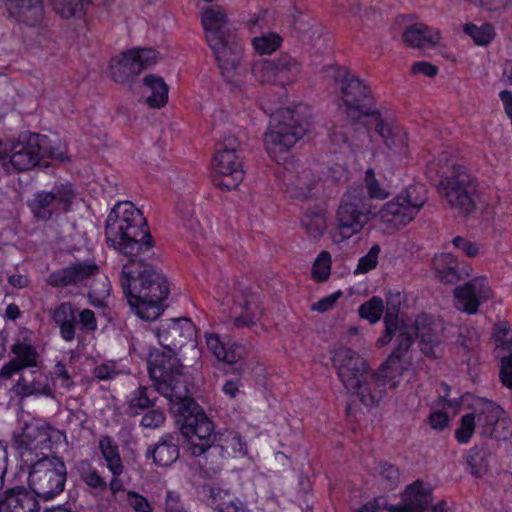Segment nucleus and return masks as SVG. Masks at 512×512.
<instances>
[{"label": "nucleus", "instance_id": "obj_1", "mask_svg": "<svg viewBox=\"0 0 512 512\" xmlns=\"http://www.w3.org/2000/svg\"><path fill=\"white\" fill-rule=\"evenodd\" d=\"M108 246L127 258L120 284L132 310L145 321L158 318L169 295L167 278L143 256L153 247L152 236L142 212L130 201L118 202L105 224Z\"/></svg>", "mask_w": 512, "mask_h": 512}, {"label": "nucleus", "instance_id": "obj_2", "mask_svg": "<svg viewBox=\"0 0 512 512\" xmlns=\"http://www.w3.org/2000/svg\"><path fill=\"white\" fill-rule=\"evenodd\" d=\"M385 333L377 341L384 346L395 337L396 346L386 360V367L396 373H403L412 364L411 348L419 338L422 353L429 358H439L443 354V331L440 321L427 314L419 315L413 323L398 318L397 309L388 307L384 316Z\"/></svg>", "mask_w": 512, "mask_h": 512}, {"label": "nucleus", "instance_id": "obj_3", "mask_svg": "<svg viewBox=\"0 0 512 512\" xmlns=\"http://www.w3.org/2000/svg\"><path fill=\"white\" fill-rule=\"evenodd\" d=\"M330 89L337 95L336 104L351 123L374 114L375 103L370 87L344 67L328 70Z\"/></svg>", "mask_w": 512, "mask_h": 512}, {"label": "nucleus", "instance_id": "obj_4", "mask_svg": "<svg viewBox=\"0 0 512 512\" xmlns=\"http://www.w3.org/2000/svg\"><path fill=\"white\" fill-rule=\"evenodd\" d=\"M308 126L301 106L279 109L264 134L267 153L276 163L285 164L289 151L305 135Z\"/></svg>", "mask_w": 512, "mask_h": 512}, {"label": "nucleus", "instance_id": "obj_5", "mask_svg": "<svg viewBox=\"0 0 512 512\" xmlns=\"http://www.w3.org/2000/svg\"><path fill=\"white\" fill-rule=\"evenodd\" d=\"M438 190L459 216L467 217L475 212L480 196L479 183L466 168L454 166L451 174L440 181Z\"/></svg>", "mask_w": 512, "mask_h": 512}, {"label": "nucleus", "instance_id": "obj_6", "mask_svg": "<svg viewBox=\"0 0 512 512\" xmlns=\"http://www.w3.org/2000/svg\"><path fill=\"white\" fill-rule=\"evenodd\" d=\"M371 214L372 205L364 187H350L340 199L335 213V227L343 238H350L364 228Z\"/></svg>", "mask_w": 512, "mask_h": 512}, {"label": "nucleus", "instance_id": "obj_7", "mask_svg": "<svg viewBox=\"0 0 512 512\" xmlns=\"http://www.w3.org/2000/svg\"><path fill=\"white\" fill-rule=\"evenodd\" d=\"M67 470L58 457L37 460L30 468L28 484L35 497L49 500L59 495L65 487Z\"/></svg>", "mask_w": 512, "mask_h": 512}, {"label": "nucleus", "instance_id": "obj_8", "mask_svg": "<svg viewBox=\"0 0 512 512\" xmlns=\"http://www.w3.org/2000/svg\"><path fill=\"white\" fill-rule=\"evenodd\" d=\"M426 202L425 186L411 185L381 208L380 220L392 228L400 229L415 218Z\"/></svg>", "mask_w": 512, "mask_h": 512}, {"label": "nucleus", "instance_id": "obj_9", "mask_svg": "<svg viewBox=\"0 0 512 512\" xmlns=\"http://www.w3.org/2000/svg\"><path fill=\"white\" fill-rule=\"evenodd\" d=\"M47 137L36 133H22L11 142L9 161L3 166L8 173L24 172L37 166L48 154Z\"/></svg>", "mask_w": 512, "mask_h": 512}, {"label": "nucleus", "instance_id": "obj_10", "mask_svg": "<svg viewBox=\"0 0 512 512\" xmlns=\"http://www.w3.org/2000/svg\"><path fill=\"white\" fill-rule=\"evenodd\" d=\"M176 352L164 348L162 352L156 351L150 354L149 374L155 390L160 394L167 393L178 384L186 383L181 372V364L176 358Z\"/></svg>", "mask_w": 512, "mask_h": 512}, {"label": "nucleus", "instance_id": "obj_11", "mask_svg": "<svg viewBox=\"0 0 512 512\" xmlns=\"http://www.w3.org/2000/svg\"><path fill=\"white\" fill-rule=\"evenodd\" d=\"M157 62V53L152 49H133L111 60L110 74L120 84L131 86L142 70Z\"/></svg>", "mask_w": 512, "mask_h": 512}, {"label": "nucleus", "instance_id": "obj_12", "mask_svg": "<svg viewBox=\"0 0 512 512\" xmlns=\"http://www.w3.org/2000/svg\"><path fill=\"white\" fill-rule=\"evenodd\" d=\"M208 44L218 62L221 75L228 82L236 81V78L241 74L243 55V46L237 35L228 32L226 36L221 38L211 36Z\"/></svg>", "mask_w": 512, "mask_h": 512}, {"label": "nucleus", "instance_id": "obj_13", "mask_svg": "<svg viewBox=\"0 0 512 512\" xmlns=\"http://www.w3.org/2000/svg\"><path fill=\"white\" fill-rule=\"evenodd\" d=\"M402 374L386 367L385 361L378 372L369 370L357 380L358 383L355 386L347 391L355 395L365 406H377L386 394L388 382Z\"/></svg>", "mask_w": 512, "mask_h": 512}, {"label": "nucleus", "instance_id": "obj_14", "mask_svg": "<svg viewBox=\"0 0 512 512\" xmlns=\"http://www.w3.org/2000/svg\"><path fill=\"white\" fill-rule=\"evenodd\" d=\"M75 197L76 193L70 184H59L49 192H37L30 207L37 218L48 220L53 213L69 211Z\"/></svg>", "mask_w": 512, "mask_h": 512}, {"label": "nucleus", "instance_id": "obj_15", "mask_svg": "<svg viewBox=\"0 0 512 512\" xmlns=\"http://www.w3.org/2000/svg\"><path fill=\"white\" fill-rule=\"evenodd\" d=\"M331 353L332 366L346 390L355 386L357 380L370 370L366 360L349 347L341 346Z\"/></svg>", "mask_w": 512, "mask_h": 512}, {"label": "nucleus", "instance_id": "obj_16", "mask_svg": "<svg viewBox=\"0 0 512 512\" xmlns=\"http://www.w3.org/2000/svg\"><path fill=\"white\" fill-rule=\"evenodd\" d=\"M156 336L163 348L177 351L194 342L195 326L185 317L162 320L156 329Z\"/></svg>", "mask_w": 512, "mask_h": 512}, {"label": "nucleus", "instance_id": "obj_17", "mask_svg": "<svg viewBox=\"0 0 512 512\" xmlns=\"http://www.w3.org/2000/svg\"><path fill=\"white\" fill-rule=\"evenodd\" d=\"M169 400V410L174 416L180 431L183 432L185 426L190 422L188 419L200 418L205 415L204 410L198 403L189 396L187 384H178L172 390L162 394Z\"/></svg>", "mask_w": 512, "mask_h": 512}, {"label": "nucleus", "instance_id": "obj_18", "mask_svg": "<svg viewBox=\"0 0 512 512\" xmlns=\"http://www.w3.org/2000/svg\"><path fill=\"white\" fill-rule=\"evenodd\" d=\"M213 166L217 173L216 184L220 188L235 189L244 179L242 161L234 152L217 151Z\"/></svg>", "mask_w": 512, "mask_h": 512}, {"label": "nucleus", "instance_id": "obj_19", "mask_svg": "<svg viewBox=\"0 0 512 512\" xmlns=\"http://www.w3.org/2000/svg\"><path fill=\"white\" fill-rule=\"evenodd\" d=\"M454 296L457 300V308L466 313L475 314L479 305L491 298L492 293L486 277L481 276L455 288Z\"/></svg>", "mask_w": 512, "mask_h": 512}, {"label": "nucleus", "instance_id": "obj_20", "mask_svg": "<svg viewBox=\"0 0 512 512\" xmlns=\"http://www.w3.org/2000/svg\"><path fill=\"white\" fill-rule=\"evenodd\" d=\"M14 355L0 370V378L10 379L14 374L26 371L27 368H37L40 358L36 348L27 340H17L11 346Z\"/></svg>", "mask_w": 512, "mask_h": 512}, {"label": "nucleus", "instance_id": "obj_21", "mask_svg": "<svg viewBox=\"0 0 512 512\" xmlns=\"http://www.w3.org/2000/svg\"><path fill=\"white\" fill-rule=\"evenodd\" d=\"M99 273V266L91 261H78L49 274L46 282L52 287H67L84 283Z\"/></svg>", "mask_w": 512, "mask_h": 512}, {"label": "nucleus", "instance_id": "obj_22", "mask_svg": "<svg viewBox=\"0 0 512 512\" xmlns=\"http://www.w3.org/2000/svg\"><path fill=\"white\" fill-rule=\"evenodd\" d=\"M190 422L185 426L181 434L189 441L192 455L201 456L208 449L213 447L214 426L207 415H200V418L188 419Z\"/></svg>", "mask_w": 512, "mask_h": 512}, {"label": "nucleus", "instance_id": "obj_23", "mask_svg": "<svg viewBox=\"0 0 512 512\" xmlns=\"http://www.w3.org/2000/svg\"><path fill=\"white\" fill-rule=\"evenodd\" d=\"M13 392L21 398L30 396L54 398L49 377L39 367L21 372L13 386Z\"/></svg>", "mask_w": 512, "mask_h": 512}, {"label": "nucleus", "instance_id": "obj_24", "mask_svg": "<svg viewBox=\"0 0 512 512\" xmlns=\"http://www.w3.org/2000/svg\"><path fill=\"white\" fill-rule=\"evenodd\" d=\"M380 509H387L389 512H423L432 502L430 488L421 481H415L404 492L403 505L386 506L385 500L378 498Z\"/></svg>", "mask_w": 512, "mask_h": 512}, {"label": "nucleus", "instance_id": "obj_25", "mask_svg": "<svg viewBox=\"0 0 512 512\" xmlns=\"http://www.w3.org/2000/svg\"><path fill=\"white\" fill-rule=\"evenodd\" d=\"M39 510L37 498L23 486L7 488L0 494V512H39Z\"/></svg>", "mask_w": 512, "mask_h": 512}, {"label": "nucleus", "instance_id": "obj_26", "mask_svg": "<svg viewBox=\"0 0 512 512\" xmlns=\"http://www.w3.org/2000/svg\"><path fill=\"white\" fill-rule=\"evenodd\" d=\"M289 193L292 197L301 200L316 196L318 193V181L309 167L302 164L293 165Z\"/></svg>", "mask_w": 512, "mask_h": 512}, {"label": "nucleus", "instance_id": "obj_27", "mask_svg": "<svg viewBox=\"0 0 512 512\" xmlns=\"http://www.w3.org/2000/svg\"><path fill=\"white\" fill-rule=\"evenodd\" d=\"M50 317L59 328L60 336L66 342H72L76 335L78 309L71 302H62L49 310Z\"/></svg>", "mask_w": 512, "mask_h": 512}, {"label": "nucleus", "instance_id": "obj_28", "mask_svg": "<svg viewBox=\"0 0 512 512\" xmlns=\"http://www.w3.org/2000/svg\"><path fill=\"white\" fill-rule=\"evenodd\" d=\"M504 410L485 398H478L472 404L471 415L474 417L480 433L484 436L492 429L498 418L503 416Z\"/></svg>", "mask_w": 512, "mask_h": 512}, {"label": "nucleus", "instance_id": "obj_29", "mask_svg": "<svg viewBox=\"0 0 512 512\" xmlns=\"http://www.w3.org/2000/svg\"><path fill=\"white\" fill-rule=\"evenodd\" d=\"M375 131L383 140L385 146L399 156H406L408 152L406 132L399 126L391 125L379 119Z\"/></svg>", "mask_w": 512, "mask_h": 512}, {"label": "nucleus", "instance_id": "obj_30", "mask_svg": "<svg viewBox=\"0 0 512 512\" xmlns=\"http://www.w3.org/2000/svg\"><path fill=\"white\" fill-rule=\"evenodd\" d=\"M178 437L172 434L164 435L157 444L148 448L147 457H152L156 465L170 466L179 457Z\"/></svg>", "mask_w": 512, "mask_h": 512}, {"label": "nucleus", "instance_id": "obj_31", "mask_svg": "<svg viewBox=\"0 0 512 512\" xmlns=\"http://www.w3.org/2000/svg\"><path fill=\"white\" fill-rule=\"evenodd\" d=\"M206 344L209 351H211L219 361L228 364L239 362L248 353V349L245 345L234 342L226 346L220 341L219 336L216 334L208 335L206 337Z\"/></svg>", "mask_w": 512, "mask_h": 512}, {"label": "nucleus", "instance_id": "obj_32", "mask_svg": "<svg viewBox=\"0 0 512 512\" xmlns=\"http://www.w3.org/2000/svg\"><path fill=\"white\" fill-rule=\"evenodd\" d=\"M212 449L224 457L232 458L245 455L247 452L246 444L242 441L240 435L231 430L215 434Z\"/></svg>", "mask_w": 512, "mask_h": 512}, {"label": "nucleus", "instance_id": "obj_33", "mask_svg": "<svg viewBox=\"0 0 512 512\" xmlns=\"http://www.w3.org/2000/svg\"><path fill=\"white\" fill-rule=\"evenodd\" d=\"M404 43L411 48H421L426 44L435 46L439 39V32L423 23L408 26L402 35Z\"/></svg>", "mask_w": 512, "mask_h": 512}, {"label": "nucleus", "instance_id": "obj_34", "mask_svg": "<svg viewBox=\"0 0 512 512\" xmlns=\"http://www.w3.org/2000/svg\"><path fill=\"white\" fill-rule=\"evenodd\" d=\"M227 16L225 11L217 5L208 7L202 15V25L206 31L207 42H210V37L215 36L221 38L226 36L229 32L225 29L227 24Z\"/></svg>", "mask_w": 512, "mask_h": 512}, {"label": "nucleus", "instance_id": "obj_35", "mask_svg": "<svg viewBox=\"0 0 512 512\" xmlns=\"http://www.w3.org/2000/svg\"><path fill=\"white\" fill-rule=\"evenodd\" d=\"M6 2L29 26L36 27L42 24L44 9L40 0H6Z\"/></svg>", "mask_w": 512, "mask_h": 512}, {"label": "nucleus", "instance_id": "obj_36", "mask_svg": "<svg viewBox=\"0 0 512 512\" xmlns=\"http://www.w3.org/2000/svg\"><path fill=\"white\" fill-rule=\"evenodd\" d=\"M49 429L50 428L44 424L25 423L21 429V433L14 434V443L17 448L28 449L35 442L43 443L49 440Z\"/></svg>", "mask_w": 512, "mask_h": 512}, {"label": "nucleus", "instance_id": "obj_37", "mask_svg": "<svg viewBox=\"0 0 512 512\" xmlns=\"http://www.w3.org/2000/svg\"><path fill=\"white\" fill-rule=\"evenodd\" d=\"M144 87L150 91L146 98V103L151 108H162L168 101V86L164 79L156 75H147L143 79Z\"/></svg>", "mask_w": 512, "mask_h": 512}, {"label": "nucleus", "instance_id": "obj_38", "mask_svg": "<svg viewBox=\"0 0 512 512\" xmlns=\"http://www.w3.org/2000/svg\"><path fill=\"white\" fill-rule=\"evenodd\" d=\"M211 505L217 512H247V507L240 499L233 497L228 490L212 488Z\"/></svg>", "mask_w": 512, "mask_h": 512}, {"label": "nucleus", "instance_id": "obj_39", "mask_svg": "<svg viewBox=\"0 0 512 512\" xmlns=\"http://www.w3.org/2000/svg\"><path fill=\"white\" fill-rule=\"evenodd\" d=\"M457 266V259L449 253L437 255L433 259V268L437 277L444 283H455L460 279Z\"/></svg>", "mask_w": 512, "mask_h": 512}, {"label": "nucleus", "instance_id": "obj_40", "mask_svg": "<svg viewBox=\"0 0 512 512\" xmlns=\"http://www.w3.org/2000/svg\"><path fill=\"white\" fill-rule=\"evenodd\" d=\"M99 449L113 476H119L124 470L118 445L109 436H103L99 440Z\"/></svg>", "mask_w": 512, "mask_h": 512}, {"label": "nucleus", "instance_id": "obj_41", "mask_svg": "<svg viewBox=\"0 0 512 512\" xmlns=\"http://www.w3.org/2000/svg\"><path fill=\"white\" fill-rule=\"evenodd\" d=\"M302 226L305 228L309 237L314 240L319 239L326 227L323 210L308 209L302 219Z\"/></svg>", "mask_w": 512, "mask_h": 512}, {"label": "nucleus", "instance_id": "obj_42", "mask_svg": "<svg viewBox=\"0 0 512 512\" xmlns=\"http://www.w3.org/2000/svg\"><path fill=\"white\" fill-rule=\"evenodd\" d=\"M262 315V309L258 303L251 299H245L242 305V312L233 319L236 328L254 326Z\"/></svg>", "mask_w": 512, "mask_h": 512}, {"label": "nucleus", "instance_id": "obj_43", "mask_svg": "<svg viewBox=\"0 0 512 512\" xmlns=\"http://www.w3.org/2000/svg\"><path fill=\"white\" fill-rule=\"evenodd\" d=\"M489 453L484 445L475 446L467 455V463L470 466V472L476 477H481L488 471Z\"/></svg>", "mask_w": 512, "mask_h": 512}, {"label": "nucleus", "instance_id": "obj_44", "mask_svg": "<svg viewBox=\"0 0 512 512\" xmlns=\"http://www.w3.org/2000/svg\"><path fill=\"white\" fill-rule=\"evenodd\" d=\"M88 4V0H54L53 8L60 17L69 19L80 15Z\"/></svg>", "mask_w": 512, "mask_h": 512}, {"label": "nucleus", "instance_id": "obj_45", "mask_svg": "<svg viewBox=\"0 0 512 512\" xmlns=\"http://www.w3.org/2000/svg\"><path fill=\"white\" fill-rule=\"evenodd\" d=\"M252 73L262 84H274L279 78L272 60H262L254 63Z\"/></svg>", "mask_w": 512, "mask_h": 512}, {"label": "nucleus", "instance_id": "obj_46", "mask_svg": "<svg viewBox=\"0 0 512 512\" xmlns=\"http://www.w3.org/2000/svg\"><path fill=\"white\" fill-rule=\"evenodd\" d=\"M384 311L383 300L374 296L369 301L359 307L360 317L367 319L370 323H376L380 320Z\"/></svg>", "mask_w": 512, "mask_h": 512}, {"label": "nucleus", "instance_id": "obj_47", "mask_svg": "<svg viewBox=\"0 0 512 512\" xmlns=\"http://www.w3.org/2000/svg\"><path fill=\"white\" fill-rule=\"evenodd\" d=\"M464 32L469 35L477 45H486L494 37L493 27L490 24L476 26L474 24H465Z\"/></svg>", "mask_w": 512, "mask_h": 512}, {"label": "nucleus", "instance_id": "obj_48", "mask_svg": "<svg viewBox=\"0 0 512 512\" xmlns=\"http://www.w3.org/2000/svg\"><path fill=\"white\" fill-rule=\"evenodd\" d=\"M281 37L277 34L271 33L253 39L254 49L260 54H270L277 50L281 44Z\"/></svg>", "mask_w": 512, "mask_h": 512}, {"label": "nucleus", "instance_id": "obj_49", "mask_svg": "<svg viewBox=\"0 0 512 512\" xmlns=\"http://www.w3.org/2000/svg\"><path fill=\"white\" fill-rule=\"evenodd\" d=\"M154 405V401L148 394V388L140 386L133 394L129 402V410L132 414H138L139 410H144Z\"/></svg>", "mask_w": 512, "mask_h": 512}, {"label": "nucleus", "instance_id": "obj_50", "mask_svg": "<svg viewBox=\"0 0 512 512\" xmlns=\"http://www.w3.org/2000/svg\"><path fill=\"white\" fill-rule=\"evenodd\" d=\"M365 183V193H368L369 196L367 198L369 199L370 202L371 199L383 200L389 196V192L386 189L382 188L378 180L375 178L373 170H367L365 175Z\"/></svg>", "mask_w": 512, "mask_h": 512}, {"label": "nucleus", "instance_id": "obj_51", "mask_svg": "<svg viewBox=\"0 0 512 512\" xmlns=\"http://www.w3.org/2000/svg\"><path fill=\"white\" fill-rule=\"evenodd\" d=\"M380 246L378 244L373 245L368 253L359 259L355 274H364L373 270L378 263V257L380 254Z\"/></svg>", "mask_w": 512, "mask_h": 512}, {"label": "nucleus", "instance_id": "obj_52", "mask_svg": "<svg viewBox=\"0 0 512 512\" xmlns=\"http://www.w3.org/2000/svg\"><path fill=\"white\" fill-rule=\"evenodd\" d=\"M331 257L326 251L320 253L313 265V278L316 281H325L330 275Z\"/></svg>", "mask_w": 512, "mask_h": 512}, {"label": "nucleus", "instance_id": "obj_53", "mask_svg": "<svg viewBox=\"0 0 512 512\" xmlns=\"http://www.w3.org/2000/svg\"><path fill=\"white\" fill-rule=\"evenodd\" d=\"M476 421L471 413L465 414L460 419V427L455 431V437L460 443H467L472 437Z\"/></svg>", "mask_w": 512, "mask_h": 512}, {"label": "nucleus", "instance_id": "obj_54", "mask_svg": "<svg viewBox=\"0 0 512 512\" xmlns=\"http://www.w3.org/2000/svg\"><path fill=\"white\" fill-rule=\"evenodd\" d=\"M512 435V423L509 419L499 417L486 437L496 440H506Z\"/></svg>", "mask_w": 512, "mask_h": 512}, {"label": "nucleus", "instance_id": "obj_55", "mask_svg": "<svg viewBox=\"0 0 512 512\" xmlns=\"http://www.w3.org/2000/svg\"><path fill=\"white\" fill-rule=\"evenodd\" d=\"M379 474L386 482V487L389 489L395 488L400 479L399 470L396 466L389 463H381L379 465Z\"/></svg>", "mask_w": 512, "mask_h": 512}, {"label": "nucleus", "instance_id": "obj_56", "mask_svg": "<svg viewBox=\"0 0 512 512\" xmlns=\"http://www.w3.org/2000/svg\"><path fill=\"white\" fill-rule=\"evenodd\" d=\"M85 466H89L86 462L81 463V479L90 487L105 490L107 485L104 479L96 470L85 471Z\"/></svg>", "mask_w": 512, "mask_h": 512}, {"label": "nucleus", "instance_id": "obj_57", "mask_svg": "<svg viewBox=\"0 0 512 512\" xmlns=\"http://www.w3.org/2000/svg\"><path fill=\"white\" fill-rule=\"evenodd\" d=\"M272 62L279 77L287 72L297 71L299 68L298 61L289 55H281L277 59H273Z\"/></svg>", "mask_w": 512, "mask_h": 512}, {"label": "nucleus", "instance_id": "obj_58", "mask_svg": "<svg viewBox=\"0 0 512 512\" xmlns=\"http://www.w3.org/2000/svg\"><path fill=\"white\" fill-rule=\"evenodd\" d=\"M127 501L134 512H153L150 502L134 491L127 493Z\"/></svg>", "mask_w": 512, "mask_h": 512}, {"label": "nucleus", "instance_id": "obj_59", "mask_svg": "<svg viewBox=\"0 0 512 512\" xmlns=\"http://www.w3.org/2000/svg\"><path fill=\"white\" fill-rule=\"evenodd\" d=\"M452 243L455 248L461 250L468 257L473 258L479 255L480 248L476 242L457 236L453 238Z\"/></svg>", "mask_w": 512, "mask_h": 512}, {"label": "nucleus", "instance_id": "obj_60", "mask_svg": "<svg viewBox=\"0 0 512 512\" xmlns=\"http://www.w3.org/2000/svg\"><path fill=\"white\" fill-rule=\"evenodd\" d=\"M342 295H343V292L338 290V291L334 292L333 294L326 296V297L320 299L319 301L313 303L311 305V310L317 311L319 313H324V312L332 309L334 307L335 303L337 302V300L340 297H342Z\"/></svg>", "mask_w": 512, "mask_h": 512}, {"label": "nucleus", "instance_id": "obj_61", "mask_svg": "<svg viewBox=\"0 0 512 512\" xmlns=\"http://www.w3.org/2000/svg\"><path fill=\"white\" fill-rule=\"evenodd\" d=\"M493 335L498 347L508 346L512 339V331L510 330L506 323L496 324L494 327Z\"/></svg>", "mask_w": 512, "mask_h": 512}, {"label": "nucleus", "instance_id": "obj_62", "mask_svg": "<svg viewBox=\"0 0 512 512\" xmlns=\"http://www.w3.org/2000/svg\"><path fill=\"white\" fill-rule=\"evenodd\" d=\"M500 381L503 386L512 389V355L505 356L501 360Z\"/></svg>", "mask_w": 512, "mask_h": 512}, {"label": "nucleus", "instance_id": "obj_63", "mask_svg": "<svg viewBox=\"0 0 512 512\" xmlns=\"http://www.w3.org/2000/svg\"><path fill=\"white\" fill-rule=\"evenodd\" d=\"M165 421L164 414L159 410L148 411L141 420V425L145 428H158Z\"/></svg>", "mask_w": 512, "mask_h": 512}, {"label": "nucleus", "instance_id": "obj_64", "mask_svg": "<svg viewBox=\"0 0 512 512\" xmlns=\"http://www.w3.org/2000/svg\"><path fill=\"white\" fill-rule=\"evenodd\" d=\"M165 512H187L181 503L180 495L169 491L165 500Z\"/></svg>", "mask_w": 512, "mask_h": 512}]
</instances>
